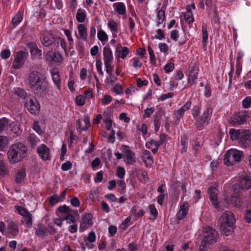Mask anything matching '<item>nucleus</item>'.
<instances>
[{"instance_id":"obj_1","label":"nucleus","mask_w":251,"mask_h":251,"mask_svg":"<svg viewBox=\"0 0 251 251\" xmlns=\"http://www.w3.org/2000/svg\"><path fill=\"white\" fill-rule=\"evenodd\" d=\"M25 82L28 87L36 94H42L47 89L46 77L38 71L30 72Z\"/></svg>"},{"instance_id":"obj_2","label":"nucleus","mask_w":251,"mask_h":251,"mask_svg":"<svg viewBox=\"0 0 251 251\" xmlns=\"http://www.w3.org/2000/svg\"><path fill=\"white\" fill-rule=\"evenodd\" d=\"M27 148L23 144L12 145L7 152L8 160L11 164H15L22 160L26 155Z\"/></svg>"},{"instance_id":"obj_3","label":"nucleus","mask_w":251,"mask_h":251,"mask_svg":"<svg viewBox=\"0 0 251 251\" xmlns=\"http://www.w3.org/2000/svg\"><path fill=\"white\" fill-rule=\"evenodd\" d=\"M235 219L230 211L224 213L220 218V229L222 234L226 236L231 235L234 231Z\"/></svg>"},{"instance_id":"obj_4","label":"nucleus","mask_w":251,"mask_h":251,"mask_svg":"<svg viewBox=\"0 0 251 251\" xmlns=\"http://www.w3.org/2000/svg\"><path fill=\"white\" fill-rule=\"evenodd\" d=\"M229 134L232 138H237L243 148H247L251 143V131L247 130L236 131L231 129Z\"/></svg>"},{"instance_id":"obj_5","label":"nucleus","mask_w":251,"mask_h":251,"mask_svg":"<svg viewBox=\"0 0 251 251\" xmlns=\"http://www.w3.org/2000/svg\"><path fill=\"white\" fill-rule=\"evenodd\" d=\"M220 202L222 203L224 206L228 208L230 206L240 207L242 201L237 193L228 195L226 193L224 192Z\"/></svg>"},{"instance_id":"obj_6","label":"nucleus","mask_w":251,"mask_h":251,"mask_svg":"<svg viewBox=\"0 0 251 251\" xmlns=\"http://www.w3.org/2000/svg\"><path fill=\"white\" fill-rule=\"evenodd\" d=\"M244 156L242 151L235 149L228 150L224 157V163L227 166H230L236 163L239 162Z\"/></svg>"},{"instance_id":"obj_7","label":"nucleus","mask_w":251,"mask_h":251,"mask_svg":"<svg viewBox=\"0 0 251 251\" xmlns=\"http://www.w3.org/2000/svg\"><path fill=\"white\" fill-rule=\"evenodd\" d=\"M43 45L46 47L52 46V47H66L65 41L60 37H52L50 35H45L41 38Z\"/></svg>"},{"instance_id":"obj_8","label":"nucleus","mask_w":251,"mask_h":251,"mask_svg":"<svg viewBox=\"0 0 251 251\" xmlns=\"http://www.w3.org/2000/svg\"><path fill=\"white\" fill-rule=\"evenodd\" d=\"M202 236V243L211 244L217 242L218 233L217 231L211 227L207 226L203 228Z\"/></svg>"},{"instance_id":"obj_9","label":"nucleus","mask_w":251,"mask_h":251,"mask_svg":"<svg viewBox=\"0 0 251 251\" xmlns=\"http://www.w3.org/2000/svg\"><path fill=\"white\" fill-rule=\"evenodd\" d=\"M199 71V64L197 62H195L190 65L188 70L186 73L188 84L192 86L196 83L198 78Z\"/></svg>"},{"instance_id":"obj_10","label":"nucleus","mask_w":251,"mask_h":251,"mask_svg":"<svg viewBox=\"0 0 251 251\" xmlns=\"http://www.w3.org/2000/svg\"><path fill=\"white\" fill-rule=\"evenodd\" d=\"M212 111V108L210 106L203 111L201 117L196 120V125L197 127L201 129L208 124Z\"/></svg>"},{"instance_id":"obj_11","label":"nucleus","mask_w":251,"mask_h":251,"mask_svg":"<svg viewBox=\"0 0 251 251\" xmlns=\"http://www.w3.org/2000/svg\"><path fill=\"white\" fill-rule=\"evenodd\" d=\"M37 152L40 158L44 161L50 160L51 158V151L49 147L44 144L37 147Z\"/></svg>"},{"instance_id":"obj_12","label":"nucleus","mask_w":251,"mask_h":251,"mask_svg":"<svg viewBox=\"0 0 251 251\" xmlns=\"http://www.w3.org/2000/svg\"><path fill=\"white\" fill-rule=\"evenodd\" d=\"M93 224V216L90 213L83 215L80 221L79 230L84 231L90 228Z\"/></svg>"},{"instance_id":"obj_13","label":"nucleus","mask_w":251,"mask_h":251,"mask_svg":"<svg viewBox=\"0 0 251 251\" xmlns=\"http://www.w3.org/2000/svg\"><path fill=\"white\" fill-rule=\"evenodd\" d=\"M45 57L46 60L50 64L59 65L63 61L61 54L52 50L46 53Z\"/></svg>"},{"instance_id":"obj_14","label":"nucleus","mask_w":251,"mask_h":251,"mask_svg":"<svg viewBox=\"0 0 251 251\" xmlns=\"http://www.w3.org/2000/svg\"><path fill=\"white\" fill-rule=\"evenodd\" d=\"M121 151L126 156V164L134 165L136 162L135 153L130 150L128 146L122 145Z\"/></svg>"},{"instance_id":"obj_15","label":"nucleus","mask_w":251,"mask_h":251,"mask_svg":"<svg viewBox=\"0 0 251 251\" xmlns=\"http://www.w3.org/2000/svg\"><path fill=\"white\" fill-rule=\"evenodd\" d=\"M26 58V54L25 52L23 51L17 52L13 62V68L14 69H19L22 68Z\"/></svg>"},{"instance_id":"obj_16","label":"nucleus","mask_w":251,"mask_h":251,"mask_svg":"<svg viewBox=\"0 0 251 251\" xmlns=\"http://www.w3.org/2000/svg\"><path fill=\"white\" fill-rule=\"evenodd\" d=\"M25 104L30 113L36 115L39 113L40 106L39 103L36 99L29 98L27 100Z\"/></svg>"},{"instance_id":"obj_17","label":"nucleus","mask_w":251,"mask_h":251,"mask_svg":"<svg viewBox=\"0 0 251 251\" xmlns=\"http://www.w3.org/2000/svg\"><path fill=\"white\" fill-rule=\"evenodd\" d=\"M208 193L209 195L210 200L215 208L220 209L222 203H220V201H218V190L217 188L211 186L208 190Z\"/></svg>"},{"instance_id":"obj_18","label":"nucleus","mask_w":251,"mask_h":251,"mask_svg":"<svg viewBox=\"0 0 251 251\" xmlns=\"http://www.w3.org/2000/svg\"><path fill=\"white\" fill-rule=\"evenodd\" d=\"M50 74L56 89L60 90L61 88V78L59 71L56 68H53L50 69Z\"/></svg>"},{"instance_id":"obj_19","label":"nucleus","mask_w":251,"mask_h":251,"mask_svg":"<svg viewBox=\"0 0 251 251\" xmlns=\"http://www.w3.org/2000/svg\"><path fill=\"white\" fill-rule=\"evenodd\" d=\"M237 185L242 190H248L251 187V180L246 174L240 176Z\"/></svg>"},{"instance_id":"obj_20","label":"nucleus","mask_w":251,"mask_h":251,"mask_svg":"<svg viewBox=\"0 0 251 251\" xmlns=\"http://www.w3.org/2000/svg\"><path fill=\"white\" fill-rule=\"evenodd\" d=\"M189 204L187 202L184 201L179 204V209L177 212V218L180 220L184 218L188 212Z\"/></svg>"},{"instance_id":"obj_21","label":"nucleus","mask_w":251,"mask_h":251,"mask_svg":"<svg viewBox=\"0 0 251 251\" xmlns=\"http://www.w3.org/2000/svg\"><path fill=\"white\" fill-rule=\"evenodd\" d=\"M76 123L77 130L80 132L86 131L90 126L89 119L88 117H85L83 121L78 120Z\"/></svg>"},{"instance_id":"obj_22","label":"nucleus","mask_w":251,"mask_h":251,"mask_svg":"<svg viewBox=\"0 0 251 251\" xmlns=\"http://www.w3.org/2000/svg\"><path fill=\"white\" fill-rule=\"evenodd\" d=\"M7 233L11 235L13 237H15L18 234L19 227L17 223L12 220L8 221Z\"/></svg>"},{"instance_id":"obj_23","label":"nucleus","mask_w":251,"mask_h":251,"mask_svg":"<svg viewBox=\"0 0 251 251\" xmlns=\"http://www.w3.org/2000/svg\"><path fill=\"white\" fill-rule=\"evenodd\" d=\"M26 176L25 169L21 168L18 170L15 175V182L16 184H22L24 183Z\"/></svg>"},{"instance_id":"obj_24","label":"nucleus","mask_w":251,"mask_h":251,"mask_svg":"<svg viewBox=\"0 0 251 251\" xmlns=\"http://www.w3.org/2000/svg\"><path fill=\"white\" fill-rule=\"evenodd\" d=\"M191 106V102L188 100L183 106L179 109L176 113L175 115L177 120L182 118L186 111H188Z\"/></svg>"},{"instance_id":"obj_25","label":"nucleus","mask_w":251,"mask_h":251,"mask_svg":"<svg viewBox=\"0 0 251 251\" xmlns=\"http://www.w3.org/2000/svg\"><path fill=\"white\" fill-rule=\"evenodd\" d=\"M244 56V53L242 51H239L237 54V61L236 64V71L235 76L238 77L240 75L242 72V62L241 59Z\"/></svg>"},{"instance_id":"obj_26","label":"nucleus","mask_w":251,"mask_h":251,"mask_svg":"<svg viewBox=\"0 0 251 251\" xmlns=\"http://www.w3.org/2000/svg\"><path fill=\"white\" fill-rule=\"evenodd\" d=\"M142 160L147 167H151L153 161L149 151L146 150L143 151Z\"/></svg>"},{"instance_id":"obj_27","label":"nucleus","mask_w":251,"mask_h":251,"mask_svg":"<svg viewBox=\"0 0 251 251\" xmlns=\"http://www.w3.org/2000/svg\"><path fill=\"white\" fill-rule=\"evenodd\" d=\"M96 236L94 231L90 232L88 236L84 238V242L86 246L90 249H93L94 246L93 243L95 242Z\"/></svg>"},{"instance_id":"obj_28","label":"nucleus","mask_w":251,"mask_h":251,"mask_svg":"<svg viewBox=\"0 0 251 251\" xmlns=\"http://www.w3.org/2000/svg\"><path fill=\"white\" fill-rule=\"evenodd\" d=\"M248 115L246 111H241L234 116V120L238 124H243L248 118Z\"/></svg>"},{"instance_id":"obj_29","label":"nucleus","mask_w":251,"mask_h":251,"mask_svg":"<svg viewBox=\"0 0 251 251\" xmlns=\"http://www.w3.org/2000/svg\"><path fill=\"white\" fill-rule=\"evenodd\" d=\"M103 59L104 63L113 62V58L112 52L110 48L103 49Z\"/></svg>"},{"instance_id":"obj_30","label":"nucleus","mask_w":251,"mask_h":251,"mask_svg":"<svg viewBox=\"0 0 251 251\" xmlns=\"http://www.w3.org/2000/svg\"><path fill=\"white\" fill-rule=\"evenodd\" d=\"M9 170L3 160H0V176L3 177L8 176Z\"/></svg>"},{"instance_id":"obj_31","label":"nucleus","mask_w":251,"mask_h":251,"mask_svg":"<svg viewBox=\"0 0 251 251\" xmlns=\"http://www.w3.org/2000/svg\"><path fill=\"white\" fill-rule=\"evenodd\" d=\"M113 6L116 7V11L119 14L124 15L126 13V6L123 2L115 3Z\"/></svg>"},{"instance_id":"obj_32","label":"nucleus","mask_w":251,"mask_h":251,"mask_svg":"<svg viewBox=\"0 0 251 251\" xmlns=\"http://www.w3.org/2000/svg\"><path fill=\"white\" fill-rule=\"evenodd\" d=\"M86 18V12L84 10L79 8L77 10L76 14V19L78 22L83 23Z\"/></svg>"},{"instance_id":"obj_33","label":"nucleus","mask_w":251,"mask_h":251,"mask_svg":"<svg viewBox=\"0 0 251 251\" xmlns=\"http://www.w3.org/2000/svg\"><path fill=\"white\" fill-rule=\"evenodd\" d=\"M129 52L128 48H117L115 54L116 56L124 59Z\"/></svg>"},{"instance_id":"obj_34","label":"nucleus","mask_w":251,"mask_h":251,"mask_svg":"<svg viewBox=\"0 0 251 251\" xmlns=\"http://www.w3.org/2000/svg\"><path fill=\"white\" fill-rule=\"evenodd\" d=\"M78 31L80 37L83 40L87 38V29L83 24H79L77 26Z\"/></svg>"},{"instance_id":"obj_35","label":"nucleus","mask_w":251,"mask_h":251,"mask_svg":"<svg viewBox=\"0 0 251 251\" xmlns=\"http://www.w3.org/2000/svg\"><path fill=\"white\" fill-rule=\"evenodd\" d=\"M30 52L32 57L34 59H39L41 58L42 51L39 48H31Z\"/></svg>"},{"instance_id":"obj_36","label":"nucleus","mask_w":251,"mask_h":251,"mask_svg":"<svg viewBox=\"0 0 251 251\" xmlns=\"http://www.w3.org/2000/svg\"><path fill=\"white\" fill-rule=\"evenodd\" d=\"M165 19V11L162 9L159 10L157 14L156 23L157 25L162 24Z\"/></svg>"},{"instance_id":"obj_37","label":"nucleus","mask_w":251,"mask_h":251,"mask_svg":"<svg viewBox=\"0 0 251 251\" xmlns=\"http://www.w3.org/2000/svg\"><path fill=\"white\" fill-rule=\"evenodd\" d=\"M149 208L150 210V213L151 214L150 219L152 220H154L156 219L158 215L157 210L154 204L150 205L149 207Z\"/></svg>"},{"instance_id":"obj_38","label":"nucleus","mask_w":251,"mask_h":251,"mask_svg":"<svg viewBox=\"0 0 251 251\" xmlns=\"http://www.w3.org/2000/svg\"><path fill=\"white\" fill-rule=\"evenodd\" d=\"M23 14L20 12L17 13L12 18L11 22L14 26L18 25L23 20Z\"/></svg>"},{"instance_id":"obj_39","label":"nucleus","mask_w":251,"mask_h":251,"mask_svg":"<svg viewBox=\"0 0 251 251\" xmlns=\"http://www.w3.org/2000/svg\"><path fill=\"white\" fill-rule=\"evenodd\" d=\"M202 44L204 47L206 45V43L208 39V34L207 30V25L203 24L202 25Z\"/></svg>"},{"instance_id":"obj_40","label":"nucleus","mask_w":251,"mask_h":251,"mask_svg":"<svg viewBox=\"0 0 251 251\" xmlns=\"http://www.w3.org/2000/svg\"><path fill=\"white\" fill-rule=\"evenodd\" d=\"M8 126V121L7 119H0V133L7 130Z\"/></svg>"},{"instance_id":"obj_41","label":"nucleus","mask_w":251,"mask_h":251,"mask_svg":"<svg viewBox=\"0 0 251 251\" xmlns=\"http://www.w3.org/2000/svg\"><path fill=\"white\" fill-rule=\"evenodd\" d=\"M63 220H65L67 224H72L75 222V217L72 214V211L68 213L63 217Z\"/></svg>"},{"instance_id":"obj_42","label":"nucleus","mask_w":251,"mask_h":251,"mask_svg":"<svg viewBox=\"0 0 251 251\" xmlns=\"http://www.w3.org/2000/svg\"><path fill=\"white\" fill-rule=\"evenodd\" d=\"M126 174V170L125 169L121 166H118L117 168V176L120 178L121 179L124 178Z\"/></svg>"},{"instance_id":"obj_43","label":"nucleus","mask_w":251,"mask_h":251,"mask_svg":"<svg viewBox=\"0 0 251 251\" xmlns=\"http://www.w3.org/2000/svg\"><path fill=\"white\" fill-rule=\"evenodd\" d=\"M175 69V64L172 62L167 63L163 68V69L165 72L167 73H170L172 72Z\"/></svg>"},{"instance_id":"obj_44","label":"nucleus","mask_w":251,"mask_h":251,"mask_svg":"<svg viewBox=\"0 0 251 251\" xmlns=\"http://www.w3.org/2000/svg\"><path fill=\"white\" fill-rule=\"evenodd\" d=\"M28 140L32 147L35 145L39 142V139L35 134H30L28 137Z\"/></svg>"},{"instance_id":"obj_45","label":"nucleus","mask_w":251,"mask_h":251,"mask_svg":"<svg viewBox=\"0 0 251 251\" xmlns=\"http://www.w3.org/2000/svg\"><path fill=\"white\" fill-rule=\"evenodd\" d=\"M137 129L138 131L141 132L144 136L147 133V126L145 123H142L137 126Z\"/></svg>"},{"instance_id":"obj_46","label":"nucleus","mask_w":251,"mask_h":251,"mask_svg":"<svg viewBox=\"0 0 251 251\" xmlns=\"http://www.w3.org/2000/svg\"><path fill=\"white\" fill-rule=\"evenodd\" d=\"M35 234L38 236L43 237L46 234L45 228L43 226H39L35 231Z\"/></svg>"},{"instance_id":"obj_47","label":"nucleus","mask_w":251,"mask_h":251,"mask_svg":"<svg viewBox=\"0 0 251 251\" xmlns=\"http://www.w3.org/2000/svg\"><path fill=\"white\" fill-rule=\"evenodd\" d=\"M242 105L246 109L251 107V96L247 97L243 100Z\"/></svg>"},{"instance_id":"obj_48","label":"nucleus","mask_w":251,"mask_h":251,"mask_svg":"<svg viewBox=\"0 0 251 251\" xmlns=\"http://www.w3.org/2000/svg\"><path fill=\"white\" fill-rule=\"evenodd\" d=\"M188 139L187 137L183 135L181 138L180 144L182 147L183 151L185 152L187 148Z\"/></svg>"},{"instance_id":"obj_49","label":"nucleus","mask_w":251,"mask_h":251,"mask_svg":"<svg viewBox=\"0 0 251 251\" xmlns=\"http://www.w3.org/2000/svg\"><path fill=\"white\" fill-rule=\"evenodd\" d=\"M62 201L57 195L52 196L50 199V203L51 205H54L57 203Z\"/></svg>"},{"instance_id":"obj_50","label":"nucleus","mask_w":251,"mask_h":251,"mask_svg":"<svg viewBox=\"0 0 251 251\" xmlns=\"http://www.w3.org/2000/svg\"><path fill=\"white\" fill-rule=\"evenodd\" d=\"M8 140L7 137L0 136V150H2L7 145Z\"/></svg>"},{"instance_id":"obj_51","label":"nucleus","mask_w":251,"mask_h":251,"mask_svg":"<svg viewBox=\"0 0 251 251\" xmlns=\"http://www.w3.org/2000/svg\"><path fill=\"white\" fill-rule=\"evenodd\" d=\"M132 66L135 68H140L142 66V63L140 61L139 58L137 57H134L132 59Z\"/></svg>"},{"instance_id":"obj_52","label":"nucleus","mask_w":251,"mask_h":251,"mask_svg":"<svg viewBox=\"0 0 251 251\" xmlns=\"http://www.w3.org/2000/svg\"><path fill=\"white\" fill-rule=\"evenodd\" d=\"M117 26L118 25L117 23H116L115 21L113 20L110 21L108 23V26L112 32H117Z\"/></svg>"},{"instance_id":"obj_53","label":"nucleus","mask_w":251,"mask_h":251,"mask_svg":"<svg viewBox=\"0 0 251 251\" xmlns=\"http://www.w3.org/2000/svg\"><path fill=\"white\" fill-rule=\"evenodd\" d=\"M24 218L26 225L28 227H31L32 226V216L31 214L30 213Z\"/></svg>"},{"instance_id":"obj_54","label":"nucleus","mask_w":251,"mask_h":251,"mask_svg":"<svg viewBox=\"0 0 251 251\" xmlns=\"http://www.w3.org/2000/svg\"><path fill=\"white\" fill-rule=\"evenodd\" d=\"M98 38L101 41H104L107 40L108 36L104 31L101 30L98 33Z\"/></svg>"},{"instance_id":"obj_55","label":"nucleus","mask_w":251,"mask_h":251,"mask_svg":"<svg viewBox=\"0 0 251 251\" xmlns=\"http://www.w3.org/2000/svg\"><path fill=\"white\" fill-rule=\"evenodd\" d=\"M112 100V97L109 95H104L102 99L101 100V102L103 105L108 104Z\"/></svg>"},{"instance_id":"obj_56","label":"nucleus","mask_w":251,"mask_h":251,"mask_svg":"<svg viewBox=\"0 0 251 251\" xmlns=\"http://www.w3.org/2000/svg\"><path fill=\"white\" fill-rule=\"evenodd\" d=\"M75 103L77 105L82 106L85 103V99L82 95H78L75 98Z\"/></svg>"},{"instance_id":"obj_57","label":"nucleus","mask_w":251,"mask_h":251,"mask_svg":"<svg viewBox=\"0 0 251 251\" xmlns=\"http://www.w3.org/2000/svg\"><path fill=\"white\" fill-rule=\"evenodd\" d=\"M58 210L61 213H65L66 215L72 211V210H71L70 208L66 205L59 206L58 208Z\"/></svg>"},{"instance_id":"obj_58","label":"nucleus","mask_w":251,"mask_h":251,"mask_svg":"<svg viewBox=\"0 0 251 251\" xmlns=\"http://www.w3.org/2000/svg\"><path fill=\"white\" fill-rule=\"evenodd\" d=\"M17 210L18 211L19 214L23 216L24 217L27 216L30 213L25 208L22 206H18L17 208Z\"/></svg>"},{"instance_id":"obj_59","label":"nucleus","mask_w":251,"mask_h":251,"mask_svg":"<svg viewBox=\"0 0 251 251\" xmlns=\"http://www.w3.org/2000/svg\"><path fill=\"white\" fill-rule=\"evenodd\" d=\"M167 196V192H163V193L160 194L157 197V202L158 204L162 205Z\"/></svg>"},{"instance_id":"obj_60","label":"nucleus","mask_w":251,"mask_h":251,"mask_svg":"<svg viewBox=\"0 0 251 251\" xmlns=\"http://www.w3.org/2000/svg\"><path fill=\"white\" fill-rule=\"evenodd\" d=\"M184 16L185 22L188 24H190L194 21L192 13H185Z\"/></svg>"},{"instance_id":"obj_61","label":"nucleus","mask_w":251,"mask_h":251,"mask_svg":"<svg viewBox=\"0 0 251 251\" xmlns=\"http://www.w3.org/2000/svg\"><path fill=\"white\" fill-rule=\"evenodd\" d=\"M33 129L39 134L41 135L43 133V130L40 127L39 122L35 121L33 125Z\"/></svg>"},{"instance_id":"obj_62","label":"nucleus","mask_w":251,"mask_h":251,"mask_svg":"<svg viewBox=\"0 0 251 251\" xmlns=\"http://www.w3.org/2000/svg\"><path fill=\"white\" fill-rule=\"evenodd\" d=\"M173 187L175 189H177L178 187H180L181 190L184 192H186V188L184 184L179 182V181H176L173 184Z\"/></svg>"},{"instance_id":"obj_63","label":"nucleus","mask_w":251,"mask_h":251,"mask_svg":"<svg viewBox=\"0 0 251 251\" xmlns=\"http://www.w3.org/2000/svg\"><path fill=\"white\" fill-rule=\"evenodd\" d=\"M113 91L117 95H122L123 94V87L119 84H117L113 88Z\"/></svg>"},{"instance_id":"obj_64","label":"nucleus","mask_w":251,"mask_h":251,"mask_svg":"<svg viewBox=\"0 0 251 251\" xmlns=\"http://www.w3.org/2000/svg\"><path fill=\"white\" fill-rule=\"evenodd\" d=\"M244 219L248 223H251V210H247L245 211Z\"/></svg>"}]
</instances>
